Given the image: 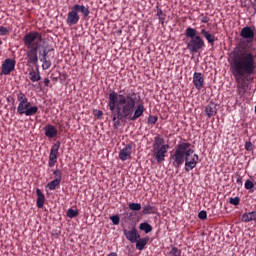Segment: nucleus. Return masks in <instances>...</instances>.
<instances>
[{"mask_svg":"<svg viewBox=\"0 0 256 256\" xmlns=\"http://www.w3.org/2000/svg\"><path fill=\"white\" fill-rule=\"evenodd\" d=\"M137 105V94L132 93L127 96L118 94L115 91L109 93L108 107L110 111H115L116 115L113 116L112 121H123L129 119L130 121H137L145 113V106L143 104Z\"/></svg>","mask_w":256,"mask_h":256,"instance_id":"1","label":"nucleus"},{"mask_svg":"<svg viewBox=\"0 0 256 256\" xmlns=\"http://www.w3.org/2000/svg\"><path fill=\"white\" fill-rule=\"evenodd\" d=\"M231 59V71L236 81L237 93L243 97L249 89L244 77L255 73V57L249 52H234Z\"/></svg>","mask_w":256,"mask_h":256,"instance_id":"2","label":"nucleus"},{"mask_svg":"<svg viewBox=\"0 0 256 256\" xmlns=\"http://www.w3.org/2000/svg\"><path fill=\"white\" fill-rule=\"evenodd\" d=\"M170 159H172V165L176 169L185 163V171H193L197 167L199 155L191 149V143L182 142L178 144L174 154L170 155Z\"/></svg>","mask_w":256,"mask_h":256,"instance_id":"3","label":"nucleus"},{"mask_svg":"<svg viewBox=\"0 0 256 256\" xmlns=\"http://www.w3.org/2000/svg\"><path fill=\"white\" fill-rule=\"evenodd\" d=\"M17 101L19 102L17 106L18 115H26V117H31L36 115L39 111L37 106H31V102H29V99L23 92L17 94Z\"/></svg>","mask_w":256,"mask_h":256,"instance_id":"4","label":"nucleus"},{"mask_svg":"<svg viewBox=\"0 0 256 256\" xmlns=\"http://www.w3.org/2000/svg\"><path fill=\"white\" fill-rule=\"evenodd\" d=\"M186 36L190 39L187 44V49L190 53H199V51L205 47V40L197 35V30L195 28L188 27L186 29Z\"/></svg>","mask_w":256,"mask_h":256,"instance_id":"5","label":"nucleus"},{"mask_svg":"<svg viewBox=\"0 0 256 256\" xmlns=\"http://www.w3.org/2000/svg\"><path fill=\"white\" fill-rule=\"evenodd\" d=\"M152 147V155H154L156 158L157 163L165 161V157H167V153L169 151V144H165V139L161 137H155Z\"/></svg>","mask_w":256,"mask_h":256,"instance_id":"6","label":"nucleus"},{"mask_svg":"<svg viewBox=\"0 0 256 256\" xmlns=\"http://www.w3.org/2000/svg\"><path fill=\"white\" fill-rule=\"evenodd\" d=\"M79 13H82L83 17H89V8L85 7V5L75 4L72 6V10L68 12L66 23L70 27L73 25H77L79 23Z\"/></svg>","mask_w":256,"mask_h":256,"instance_id":"7","label":"nucleus"},{"mask_svg":"<svg viewBox=\"0 0 256 256\" xmlns=\"http://www.w3.org/2000/svg\"><path fill=\"white\" fill-rule=\"evenodd\" d=\"M23 42L29 51H39L41 43H43V36L37 31H32L24 36Z\"/></svg>","mask_w":256,"mask_h":256,"instance_id":"8","label":"nucleus"},{"mask_svg":"<svg viewBox=\"0 0 256 256\" xmlns=\"http://www.w3.org/2000/svg\"><path fill=\"white\" fill-rule=\"evenodd\" d=\"M15 65L14 59L7 58L2 64L1 75H10L11 72L15 71Z\"/></svg>","mask_w":256,"mask_h":256,"instance_id":"9","label":"nucleus"},{"mask_svg":"<svg viewBox=\"0 0 256 256\" xmlns=\"http://www.w3.org/2000/svg\"><path fill=\"white\" fill-rule=\"evenodd\" d=\"M240 37L248 41V43H252V41L255 39V31H253V28L250 26H246L241 29Z\"/></svg>","mask_w":256,"mask_h":256,"instance_id":"10","label":"nucleus"},{"mask_svg":"<svg viewBox=\"0 0 256 256\" xmlns=\"http://www.w3.org/2000/svg\"><path fill=\"white\" fill-rule=\"evenodd\" d=\"M57 155H59V144H54L50 150L48 160L49 167H55V163H57Z\"/></svg>","mask_w":256,"mask_h":256,"instance_id":"11","label":"nucleus"},{"mask_svg":"<svg viewBox=\"0 0 256 256\" xmlns=\"http://www.w3.org/2000/svg\"><path fill=\"white\" fill-rule=\"evenodd\" d=\"M131 151H133V145L127 144L119 152V159L121 161H127L131 159Z\"/></svg>","mask_w":256,"mask_h":256,"instance_id":"12","label":"nucleus"},{"mask_svg":"<svg viewBox=\"0 0 256 256\" xmlns=\"http://www.w3.org/2000/svg\"><path fill=\"white\" fill-rule=\"evenodd\" d=\"M124 235L126 237V239H128V241H130V243H137L138 239H141V235H139V233H137V229H133V230H123Z\"/></svg>","mask_w":256,"mask_h":256,"instance_id":"13","label":"nucleus"},{"mask_svg":"<svg viewBox=\"0 0 256 256\" xmlns=\"http://www.w3.org/2000/svg\"><path fill=\"white\" fill-rule=\"evenodd\" d=\"M205 83V78H203V74L201 72H195L193 74V84L196 89H203V85Z\"/></svg>","mask_w":256,"mask_h":256,"instance_id":"14","label":"nucleus"},{"mask_svg":"<svg viewBox=\"0 0 256 256\" xmlns=\"http://www.w3.org/2000/svg\"><path fill=\"white\" fill-rule=\"evenodd\" d=\"M44 134L48 139H53V137H57V128L51 124H47L44 128Z\"/></svg>","mask_w":256,"mask_h":256,"instance_id":"15","label":"nucleus"},{"mask_svg":"<svg viewBox=\"0 0 256 256\" xmlns=\"http://www.w3.org/2000/svg\"><path fill=\"white\" fill-rule=\"evenodd\" d=\"M205 114L208 119H211L213 115H217V104H215V102H210L205 108Z\"/></svg>","mask_w":256,"mask_h":256,"instance_id":"16","label":"nucleus"},{"mask_svg":"<svg viewBox=\"0 0 256 256\" xmlns=\"http://www.w3.org/2000/svg\"><path fill=\"white\" fill-rule=\"evenodd\" d=\"M36 194L38 196L36 205H37L38 209H43V207L45 205V195L43 194V192H41V189H37Z\"/></svg>","mask_w":256,"mask_h":256,"instance_id":"17","label":"nucleus"},{"mask_svg":"<svg viewBox=\"0 0 256 256\" xmlns=\"http://www.w3.org/2000/svg\"><path fill=\"white\" fill-rule=\"evenodd\" d=\"M243 223H249L251 221H256V211L246 212L242 215Z\"/></svg>","mask_w":256,"mask_h":256,"instance_id":"18","label":"nucleus"},{"mask_svg":"<svg viewBox=\"0 0 256 256\" xmlns=\"http://www.w3.org/2000/svg\"><path fill=\"white\" fill-rule=\"evenodd\" d=\"M201 35L206 39V41L209 43V45H215V36L205 29L201 30Z\"/></svg>","mask_w":256,"mask_h":256,"instance_id":"19","label":"nucleus"},{"mask_svg":"<svg viewBox=\"0 0 256 256\" xmlns=\"http://www.w3.org/2000/svg\"><path fill=\"white\" fill-rule=\"evenodd\" d=\"M37 51L38 50H30V52L26 53L28 63L35 64L39 61V58L37 57Z\"/></svg>","mask_w":256,"mask_h":256,"instance_id":"20","label":"nucleus"},{"mask_svg":"<svg viewBox=\"0 0 256 256\" xmlns=\"http://www.w3.org/2000/svg\"><path fill=\"white\" fill-rule=\"evenodd\" d=\"M147 243H149V237H144L142 239H139L136 241V249H138V251H143V249H145V245H147Z\"/></svg>","mask_w":256,"mask_h":256,"instance_id":"21","label":"nucleus"},{"mask_svg":"<svg viewBox=\"0 0 256 256\" xmlns=\"http://www.w3.org/2000/svg\"><path fill=\"white\" fill-rule=\"evenodd\" d=\"M47 53L48 52L46 50H44L43 51V58L41 59V61H42V69H44V70H47V69H49L51 67L50 60H47Z\"/></svg>","mask_w":256,"mask_h":256,"instance_id":"22","label":"nucleus"},{"mask_svg":"<svg viewBox=\"0 0 256 256\" xmlns=\"http://www.w3.org/2000/svg\"><path fill=\"white\" fill-rule=\"evenodd\" d=\"M157 9V17L159 19V22L161 23V25H165V19L167 17V15L165 13H163V10L161 8H159V6H156Z\"/></svg>","mask_w":256,"mask_h":256,"instance_id":"23","label":"nucleus"},{"mask_svg":"<svg viewBox=\"0 0 256 256\" xmlns=\"http://www.w3.org/2000/svg\"><path fill=\"white\" fill-rule=\"evenodd\" d=\"M29 77L32 83H37V81H41V74L36 71H30L29 72Z\"/></svg>","mask_w":256,"mask_h":256,"instance_id":"24","label":"nucleus"},{"mask_svg":"<svg viewBox=\"0 0 256 256\" xmlns=\"http://www.w3.org/2000/svg\"><path fill=\"white\" fill-rule=\"evenodd\" d=\"M139 229L140 231H144V233H151V231H153V227L147 222L141 223Z\"/></svg>","mask_w":256,"mask_h":256,"instance_id":"25","label":"nucleus"},{"mask_svg":"<svg viewBox=\"0 0 256 256\" xmlns=\"http://www.w3.org/2000/svg\"><path fill=\"white\" fill-rule=\"evenodd\" d=\"M59 185H61V180L54 179L48 183L47 187L50 191H55Z\"/></svg>","mask_w":256,"mask_h":256,"instance_id":"26","label":"nucleus"},{"mask_svg":"<svg viewBox=\"0 0 256 256\" xmlns=\"http://www.w3.org/2000/svg\"><path fill=\"white\" fill-rule=\"evenodd\" d=\"M142 213L143 215H151L155 213V207L147 204L146 206L143 207Z\"/></svg>","mask_w":256,"mask_h":256,"instance_id":"27","label":"nucleus"},{"mask_svg":"<svg viewBox=\"0 0 256 256\" xmlns=\"http://www.w3.org/2000/svg\"><path fill=\"white\" fill-rule=\"evenodd\" d=\"M77 215H79V211L78 210H74V209H68L67 211V217H69L70 219H73V217H77Z\"/></svg>","mask_w":256,"mask_h":256,"instance_id":"28","label":"nucleus"},{"mask_svg":"<svg viewBox=\"0 0 256 256\" xmlns=\"http://www.w3.org/2000/svg\"><path fill=\"white\" fill-rule=\"evenodd\" d=\"M129 209H131V211H141V204L140 203H130Z\"/></svg>","mask_w":256,"mask_h":256,"instance_id":"29","label":"nucleus"},{"mask_svg":"<svg viewBox=\"0 0 256 256\" xmlns=\"http://www.w3.org/2000/svg\"><path fill=\"white\" fill-rule=\"evenodd\" d=\"M53 175H55V179L58 181H61L63 179V174L61 173V170L56 169L53 171Z\"/></svg>","mask_w":256,"mask_h":256,"instance_id":"30","label":"nucleus"},{"mask_svg":"<svg viewBox=\"0 0 256 256\" xmlns=\"http://www.w3.org/2000/svg\"><path fill=\"white\" fill-rule=\"evenodd\" d=\"M157 121H159V117L157 116H149L148 117V124L149 125H155V123H157Z\"/></svg>","mask_w":256,"mask_h":256,"instance_id":"31","label":"nucleus"},{"mask_svg":"<svg viewBox=\"0 0 256 256\" xmlns=\"http://www.w3.org/2000/svg\"><path fill=\"white\" fill-rule=\"evenodd\" d=\"M244 187H245V189L250 191V189H253V187H255V184L253 183V181L248 179V180H246Z\"/></svg>","mask_w":256,"mask_h":256,"instance_id":"32","label":"nucleus"},{"mask_svg":"<svg viewBox=\"0 0 256 256\" xmlns=\"http://www.w3.org/2000/svg\"><path fill=\"white\" fill-rule=\"evenodd\" d=\"M171 256H181V251L177 247H173L170 251Z\"/></svg>","mask_w":256,"mask_h":256,"instance_id":"33","label":"nucleus"},{"mask_svg":"<svg viewBox=\"0 0 256 256\" xmlns=\"http://www.w3.org/2000/svg\"><path fill=\"white\" fill-rule=\"evenodd\" d=\"M241 201V199H239V197H234V198H230L229 203L231 205H239V202Z\"/></svg>","mask_w":256,"mask_h":256,"instance_id":"34","label":"nucleus"},{"mask_svg":"<svg viewBox=\"0 0 256 256\" xmlns=\"http://www.w3.org/2000/svg\"><path fill=\"white\" fill-rule=\"evenodd\" d=\"M110 220L112 221L113 225H119V215L111 216Z\"/></svg>","mask_w":256,"mask_h":256,"instance_id":"35","label":"nucleus"},{"mask_svg":"<svg viewBox=\"0 0 256 256\" xmlns=\"http://www.w3.org/2000/svg\"><path fill=\"white\" fill-rule=\"evenodd\" d=\"M198 217H199V219H202V220L207 219V211H205V210L200 211L198 214Z\"/></svg>","mask_w":256,"mask_h":256,"instance_id":"36","label":"nucleus"},{"mask_svg":"<svg viewBox=\"0 0 256 256\" xmlns=\"http://www.w3.org/2000/svg\"><path fill=\"white\" fill-rule=\"evenodd\" d=\"M7 33H9V28L0 26V35H7Z\"/></svg>","mask_w":256,"mask_h":256,"instance_id":"37","label":"nucleus"},{"mask_svg":"<svg viewBox=\"0 0 256 256\" xmlns=\"http://www.w3.org/2000/svg\"><path fill=\"white\" fill-rule=\"evenodd\" d=\"M251 147H253V143L251 141L245 142V150L250 151Z\"/></svg>","mask_w":256,"mask_h":256,"instance_id":"38","label":"nucleus"},{"mask_svg":"<svg viewBox=\"0 0 256 256\" xmlns=\"http://www.w3.org/2000/svg\"><path fill=\"white\" fill-rule=\"evenodd\" d=\"M236 183H237L238 185H243V179L241 178V176H238V177H237Z\"/></svg>","mask_w":256,"mask_h":256,"instance_id":"39","label":"nucleus"},{"mask_svg":"<svg viewBox=\"0 0 256 256\" xmlns=\"http://www.w3.org/2000/svg\"><path fill=\"white\" fill-rule=\"evenodd\" d=\"M51 83V80H49V78H45L44 79V85L45 87H49V84Z\"/></svg>","mask_w":256,"mask_h":256,"instance_id":"40","label":"nucleus"},{"mask_svg":"<svg viewBox=\"0 0 256 256\" xmlns=\"http://www.w3.org/2000/svg\"><path fill=\"white\" fill-rule=\"evenodd\" d=\"M209 21V16H204V17H202V19H201V22L202 23H207Z\"/></svg>","mask_w":256,"mask_h":256,"instance_id":"41","label":"nucleus"},{"mask_svg":"<svg viewBox=\"0 0 256 256\" xmlns=\"http://www.w3.org/2000/svg\"><path fill=\"white\" fill-rule=\"evenodd\" d=\"M103 116V112L102 111H98V117H102Z\"/></svg>","mask_w":256,"mask_h":256,"instance_id":"42","label":"nucleus"},{"mask_svg":"<svg viewBox=\"0 0 256 256\" xmlns=\"http://www.w3.org/2000/svg\"><path fill=\"white\" fill-rule=\"evenodd\" d=\"M108 256H117V253H110Z\"/></svg>","mask_w":256,"mask_h":256,"instance_id":"43","label":"nucleus"},{"mask_svg":"<svg viewBox=\"0 0 256 256\" xmlns=\"http://www.w3.org/2000/svg\"><path fill=\"white\" fill-rule=\"evenodd\" d=\"M0 45H3V40H1V38H0Z\"/></svg>","mask_w":256,"mask_h":256,"instance_id":"44","label":"nucleus"}]
</instances>
